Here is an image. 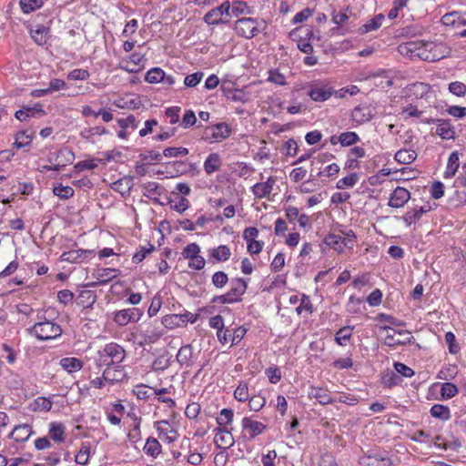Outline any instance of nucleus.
I'll return each instance as SVG.
<instances>
[{"label":"nucleus","mask_w":466,"mask_h":466,"mask_svg":"<svg viewBox=\"0 0 466 466\" xmlns=\"http://www.w3.org/2000/svg\"><path fill=\"white\" fill-rule=\"evenodd\" d=\"M436 122L438 123L436 128V134L442 139H453L455 137V130L451 126L450 120L442 119H431L428 123Z\"/></svg>","instance_id":"20"},{"label":"nucleus","mask_w":466,"mask_h":466,"mask_svg":"<svg viewBox=\"0 0 466 466\" xmlns=\"http://www.w3.org/2000/svg\"><path fill=\"white\" fill-rule=\"evenodd\" d=\"M434 44L432 42L410 41L401 44L399 51L401 55L410 58H420L424 61H436L440 59L436 54L432 53Z\"/></svg>","instance_id":"2"},{"label":"nucleus","mask_w":466,"mask_h":466,"mask_svg":"<svg viewBox=\"0 0 466 466\" xmlns=\"http://www.w3.org/2000/svg\"><path fill=\"white\" fill-rule=\"evenodd\" d=\"M265 404L266 399L260 394L254 395L248 400L249 410L253 411L260 410Z\"/></svg>","instance_id":"61"},{"label":"nucleus","mask_w":466,"mask_h":466,"mask_svg":"<svg viewBox=\"0 0 466 466\" xmlns=\"http://www.w3.org/2000/svg\"><path fill=\"white\" fill-rule=\"evenodd\" d=\"M203 77L204 73L201 71L187 75L184 78V86L189 88L196 87L201 82Z\"/></svg>","instance_id":"51"},{"label":"nucleus","mask_w":466,"mask_h":466,"mask_svg":"<svg viewBox=\"0 0 466 466\" xmlns=\"http://www.w3.org/2000/svg\"><path fill=\"white\" fill-rule=\"evenodd\" d=\"M138 400H147L152 396L164 395L168 392L167 388L154 389L146 385H137L133 390Z\"/></svg>","instance_id":"17"},{"label":"nucleus","mask_w":466,"mask_h":466,"mask_svg":"<svg viewBox=\"0 0 466 466\" xmlns=\"http://www.w3.org/2000/svg\"><path fill=\"white\" fill-rule=\"evenodd\" d=\"M431 415L441 420H448L451 418V410L447 406L434 404L431 408Z\"/></svg>","instance_id":"43"},{"label":"nucleus","mask_w":466,"mask_h":466,"mask_svg":"<svg viewBox=\"0 0 466 466\" xmlns=\"http://www.w3.org/2000/svg\"><path fill=\"white\" fill-rule=\"evenodd\" d=\"M268 80L278 86H285L287 84L285 76L277 69L269 70Z\"/></svg>","instance_id":"63"},{"label":"nucleus","mask_w":466,"mask_h":466,"mask_svg":"<svg viewBox=\"0 0 466 466\" xmlns=\"http://www.w3.org/2000/svg\"><path fill=\"white\" fill-rule=\"evenodd\" d=\"M234 412L230 409H223L220 410L219 415L217 417V423L218 427H224L233 421Z\"/></svg>","instance_id":"50"},{"label":"nucleus","mask_w":466,"mask_h":466,"mask_svg":"<svg viewBox=\"0 0 466 466\" xmlns=\"http://www.w3.org/2000/svg\"><path fill=\"white\" fill-rule=\"evenodd\" d=\"M192 357V348L190 345L182 346L177 354V360L180 365H188Z\"/></svg>","instance_id":"47"},{"label":"nucleus","mask_w":466,"mask_h":466,"mask_svg":"<svg viewBox=\"0 0 466 466\" xmlns=\"http://www.w3.org/2000/svg\"><path fill=\"white\" fill-rule=\"evenodd\" d=\"M94 255V250L91 249H74L63 252L60 260L68 263H82Z\"/></svg>","instance_id":"14"},{"label":"nucleus","mask_w":466,"mask_h":466,"mask_svg":"<svg viewBox=\"0 0 466 466\" xmlns=\"http://www.w3.org/2000/svg\"><path fill=\"white\" fill-rule=\"evenodd\" d=\"M234 397L237 400L240 402H245L248 400H249L248 387L247 382H239V384L238 385L234 391Z\"/></svg>","instance_id":"49"},{"label":"nucleus","mask_w":466,"mask_h":466,"mask_svg":"<svg viewBox=\"0 0 466 466\" xmlns=\"http://www.w3.org/2000/svg\"><path fill=\"white\" fill-rule=\"evenodd\" d=\"M91 278L94 281L87 282L86 287L95 288L105 285L121 274L120 269L115 268H95L91 270Z\"/></svg>","instance_id":"7"},{"label":"nucleus","mask_w":466,"mask_h":466,"mask_svg":"<svg viewBox=\"0 0 466 466\" xmlns=\"http://www.w3.org/2000/svg\"><path fill=\"white\" fill-rule=\"evenodd\" d=\"M372 115L369 108L356 106L351 113V119L358 125H361L365 122H368L371 119Z\"/></svg>","instance_id":"31"},{"label":"nucleus","mask_w":466,"mask_h":466,"mask_svg":"<svg viewBox=\"0 0 466 466\" xmlns=\"http://www.w3.org/2000/svg\"><path fill=\"white\" fill-rule=\"evenodd\" d=\"M248 288V283L241 278L233 279L230 281V289L228 291L229 296L233 299V301L239 302L241 297L245 294Z\"/></svg>","instance_id":"18"},{"label":"nucleus","mask_w":466,"mask_h":466,"mask_svg":"<svg viewBox=\"0 0 466 466\" xmlns=\"http://www.w3.org/2000/svg\"><path fill=\"white\" fill-rule=\"evenodd\" d=\"M417 157V153L413 149H400L395 154V160L400 164H410Z\"/></svg>","instance_id":"39"},{"label":"nucleus","mask_w":466,"mask_h":466,"mask_svg":"<svg viewBox=\"0 0 466 466\" xmlns=\"http://www.w3.org/2000/svg\"><path fill=\"white\" fill-rule=\"evenodd\" d=\"M143 312L137 308L124 309L115 313L114 321L118 326H126L130 322H137Z\"/></svg>","instance_id":"10"},{"label":"nucleus","mask_w":466,"mask_h":466,"mask_svg":"<svg viewBox=\"0 0 466 466\" xmlns=\"http://www.w3.org/2000/svg\"><path fill=\"white\" fill-rule=\"evenodd\" d=\"M208 259L212 263L225 262L229 259L231 250L227 245H219L217 248H209Z\"/></svg>","instance_id":"19"},{"label":"nucleus","mask_w":466,"mask_h":466,"mask_svg":"<svg viewBox=\"0 0 466 466\" xmlns=\"http://www.w3.org/2000/svg\"><path fill=\"white\" fill-rule=\"evenodd\" d=\"M229 17V1L223 2L220 5L209 10L203 17V21L208 25H227Z\"/></svg>","instance_id":"6"},{"label":"nucleus","mask_w":466,"mask_h":466,"mask_svg":"<svg viewBox=\"0 0 466 466\" xmlns=\"http://www.w3.org/2000/svg\"><path fill=\"white\" fill-rule=\"evenodd\" d=\"M33 132L29 130H23L15 135L14 146L18 148H25L28 147L33 140Z\"/></svg>","instance_id":"37"},{"label":"nucleus","mask_w":466,"mask_h":466,"mask_svg":"<svg viewBox=\"0 0 466 466\" xmlns=\"http://www.w3.org/2000/svg\"><path fill=\"white\" fill-rule=\"evenodd\" d=\"M90 447L83 444L76 455L75 461L80 465H86L89 461Z\"/></svg>","instance_id":"55"},{"label":"nucleus","mask_w":466,"mask_h":466,"mask_svg":"<svg viewBox=\"0 0 466 466\" xmlns=\"http://www.w3.org/2000/svg\"><path fill=\"white\" fill-rule=\"evenodd\" d=\"M231 135V128L225 122H220L208 127L203 134V138L209 143L218 142L228 138Z\"/></svg>","instance_id":"9"},{"label":"nucleus","mask_w":466,"mask_h":466,"mask_svg":"<svg viewBox=\"0 0 466 466\" xmlns=\"http://www.w3.org/2000/svg\"><path fill=\"white\" fill-rule=\"evenodd\" d=\"M96 298L97 297L95 291L84 289L79 292L76 298V302L83 308L89 309L92 308V306L95 304Z\"/></svg>","instance_id":"29"},{"label":"nucleus","mask_w":466,"mask_h":466,"mask_svg":"<svg viewBox=\"0 0 466 466\" xmlns=\"http://www.w3.org/2000/svg\"><path fill=\"white\" fill-rule=\"evenodd\" d=\"M263 24V20L253 17H242L235 22L233 29L238 35L251 39L261 32V25Z\"/></svg>","instance_id":"5"},{"label":"nucleus","mask_w":466,"mask_h":466,"mask_svg":"<svg viewBox=\"0 0 466 466\" xmlns=\"http://www.w3.org/2000/svg\"><path fill=\"white\" fill-rule=\"evenodd\" d=\"M189 151L187 147H169L164 149L163 156L165 157H185L188 155Z\"/></svg>","instance_id":"57"},{"label":"nucleus","mask_w":466,"mask_h":466,"mask_svg":"<svg viewBox=\"0 0 466 466\" xmlns=\"http://www.w3.org/2000/svg\"><path fill=\"white\" fill-rule=\"evenodd\" d=\"M60 367L69 374L79 371L83 366V361L76 357H65L59 360Z\"/></svg>","instance_id":"24"},{"label":"nucleus","mask_w":466,"mask_h":466,"mask_svg":"<svg viewBox=\"0 0 466 466\" xmlns=\"http://www.w3.org/2000/svg\"><path fill=\"white\" fill-rule=\"evenodd\" d=\"M143 196L157 201L163 193V188L155 181H149L142 185Z\"/></svg>","instance_id":"27"},{"label":"nucleus","mask_w":466,"mask_h":466,"mask_svg":"<svg viewBox=\"0 0 466 466\" xmlns=\"http://www.w3.org/2000/svg\"><path fill=\"white\" fill-rule=\"evenodd\" d=\"M431 210V207L429 205L420 207L419 208H414L412 210H409L402 217L403 221L407 226H410L411 224L420 220L423 214L429 212Z\"/></svg>","instance_id":"28"},{"label":"nucleus","mask_w":466,"mask_h":466,"mask_svg":"<svg viewBox=\"0 0 466 466\" xmlns=\"http://www.w3.org/2000/svg\"><path fill=\"white\" fill-rule=\"evenodd\" d=\"M66 427L61 422L53 421L49 424L48 436L56 443L66 441Z\"/></svg>","instance_id":"23"},{"label":"nucleus","mask_w":466,"mask_h":466,"mask_svg":"<svg viewBox=\"0 0 466 466\" xmlns=\"http://www.w3.org/2000/svg\"><path fill=\"white\" fill-rule=\"evenodd\" d=\"M358 182V175L356 173H351L347 177L340 178L336 185V187L339 189H343L346 187H353Z\"/></svg>","instance_id":"56"},{"label":"nucleus","mask_w":466,"mask_h":466,"mask_svg":"<svg viewBox=\"0 0 466 466\" xmlns=\"http://www.w3.org/2000/svg\"><path fill=\"white\" fill-rule=\"evenodd\" d=\"M361 466H390L392 461L386 451L370 450L360 459Z\"/></svg>","instance_id":"8"},{"label":"nucleus","mask_w":466,"mask_h":466,"mask_svg":"<svg viewBox=\"0 0 466 466\" xmlns=\"http://www.w3.org/2000/svg\"><path fill=\"white\" fill-rule=\"evenodd\" d=\"M296 311L299 315H300L302 311H307L309 314L313 313L314 307L308 295L302 294L299 306L296 309Z\"/></svg>","instance_id":"60"},{"label":"nucleus","mask_w":466,"mask_h":466,"mask_svg":"<svg viewBox=\"0 0 466 466\" xmlns=\"http://www.w3.org/2000/svg\"><path fill=\"white\" fill-rule=\"evenodd\" d=\"M222 166V159L218 153H210L204 161V170L208 175L220 169Z\"/></svg>","instance_id":"26"},{"label":"nucleus","mask_w":466,"mask_h":466,"mask_svg":"<svg viewBox=\"0 0 466 466\" xmlns=\"http://www.w3.org/2000/svg\"><path fill=\"white\" fill-rule=\"evenodd\" d=\"M100 162H102V160L98 159V158L86 159V160L77 162L75 165V168L77 171L93 170L96 167H97L98 163H100Z\"/></svg>","instance_id":"52"},{"label":"nucleus","mask_w":466,"mask_h":466,"mask_svg":"<svg viewBox=\"0 0 466 466\" xmlns=\"http://www.w3.org/2000/svg\"><path fill=\"white\" fill-rule=\"evenodd\" d=\"M445 342L448 345L450 353L457 354L460 351L461 347L457 343L455 335L452 332L449 331L445 333Z\"/></svg>","instance_id":"62"},{"label":"nucleus","mask_w":466,"mask_h":466,"mask_svg":"<svg viewBox=\"0 0 466 466\" xmlns=\"http://www.w3.org/2000/svg\"><path fill=\"white\" fill-rule=\"evenodd\" d=\"M126 356V350L121 345L116 342H110L96 352L95 363L97 368L109 365H120L125 360Z\"/></svg>","instance_id":"3"},{"label":"nucleus","mask_w":466,"mask_h":466,"mask_svg":"<svg viewBox=\"0 0 466 466\" xmlns=\"http://www.w3.org/2000/svg\"><path fill=\"white\" fill-rule=\"evenodd\" d=\"M304 88L307 89V96L310 100L317 103L328 101L335 93L332 84L324 79L310 81L306 84Z\"/></svg>","instance_id":"4"},{"label":"nucleus","mask_w":466,"mask_h":466,"mask_svg":"<svg viewBox=\"0 0 466 466\" xmlns=\"http://www.w3.org/2000/svg\"><path fill=\"white\" fill-rule=\"evenodd\" d=\"M384 18L385 17L382 14L377 15L360 27V33L363 35L379 29L381 26Z\"/></svg>","instance_id":"38"},{"label":"nucleus","mask_w":466,"mask_h":466,"mask_svg":"<svg viewBox=\"0 0 466 466\" xmlns=\"http://www.w3.org/2000/svg\"><path fill=\"white\" fill-rule=\"evenodd\" d=\"M252 14L253 8L250 7L245 1L233 0L231 3L229 2V17H238L240 15H247Z\"/></svg>","instance_id":"22"},{"label":"nucleus","mask_w":466,"mask_h":466,"mask_svg":"<svg viewBox=\"0 0 466 466\" xmlns=\"http://www.w3.org/2000/svg\"><path fill=\"white\" fill-rule=\"evenodd\" d=\"M145 56L139 53H133L129 56L128 63H131L133 66H125L124 69L127 72H137L140 66H144Z\"/></svg>","instance_id":"44"},{"label":"nucleus","mask_w":466,"mask_h":466,"mask_svg":"<svg viewBox=\"0 0 466 466\" xmlns=\"http://www.w3.org/2000/svg\"><path fill=\"white\" fill-rule=\"evenodd\" d=\"M214 442L217 448L227 450L233 446L235 441L232 433L229 430H228L225 427H218L214 430Z\"/></svg>","instance_id":"13"},{"label":"nucleus","mask_w":466,"mask_h":466,"mask_svg":"<svg viewBox=\"0 0 466 466\" xmlns=\"http://www.w3.org/2000/svg\"><path fill=\"white\" fill-rule=\"evenodd\" d=\"M449 91L457 96H464L466 95V85L460 81L451 82L449 84Z\"/></svg>","instance_id":"64"},{"label":"nucleus","mask_w":466,"mask_h":466,"mask_svg":"<svg viewBox=\"0 0 466 466\" xmlns=\"http://www.w3.org/2000/svg\"><path fill=\"white\" fill-rule=\"evenodd\" d=\"M104 367L103 379L109 384L122 382L127 378V371L122 364Z\"/></svg>","instance_id":"12"},{"label":"nucleus","mask_w":466,"mask_h":466,"mask_svg":"<svg viewBox=\"0 0 466 466\" xmlns=\"http://www.w3.org/2000/svg\"><path fill=\"white\" fill-rule=\"evenodd\" d=\"M44 110L40 105L34 107H23L15 112V116L19 121H26L30 117L35 116L36 114H43Z\"/></svg>","instance_id":"33"},{"label":"nucleus","mask_w":466,"mask_h":466,"mask_svg":"<svg viewBox=\"0 0 466 466\" xmlns=\"http://www.w3.org/2000/svg\"><path fill=\"white\" fill-rule=\"evenodd\" d=\"M324 243L338 252H343L344 248H347V246H344L346 243L343 238L332 233L325 237Z\"/></svg>","instance_id":"35"},{"label":"nucleus","mask_w":466,"mask_h":466,"mask_svg":"<svg viewBox=\"0 0 466 466\" xmlns=\"http://www.w3.org/2000/svg\"><path fill=\"white\" fill-rule=\"evenodd\" d=\"M113 105L120 109H138L141 106V100L138 97L135 98H125L119 97L114 100Z\"/></svg>","instance_id":"30"},{"label":"nucleus","mask_w":466,"mask_h":466,"mask_svg":"<svg viewBox=\"0 0 466 466\" xmlns=\"http://www.w3.org/2000/svg\"><path fill=\"white\" fill-rule=\"evenodd\" d=\"M410 198V194L409 190L401 187H397L390 194L388 205L391 208H400L404 207Z\"/></svg>","instance_id":"16"},{"label":"nucleus","mask_w":466,"mask_h":466,"mask_svg":"<svg viewBox=\"0 0 466 466\" xmlns=\"http://www.w3.org/2000/svg\"><path fill=\"white\" fill-rule=\"evenodd\" d=\"M243 432L248 434V440H254L261 435L267 429V425L252 419V417H244L241 420Z\"/></svg>","instance_id":"11"},{"label":"nucleus","mask_w":466,"mask_h":466,"mask_svg":"<svg viewBox=\"0 0 466 466\" xmlns=\"http://www.w3.org/2000/svg\"><path fill=\"white\" fill-rule=\"evenodd\" d=\"M161 448V444L156 438L149 437L144 445L143 451L147 456L155 459L160 454Z\"/></svg>","instance_id":"36"},{"label":"nucleus","mask_w":466,"mask_h":466,"mask_svg":"<svg viewBox=\"0 0 466 466\" xmlns=\"http://www.w3.org/2000/svg\"><path fill=\"white\" fill-rule=\"evenodd\" d=\"M45 2L44 0H20L19 5L24 14H30L41 8Z\"/></svg>","instance_id":"42"},{"label":"nucleus","mask_w":466,"mask_h":466,"mask_svg":"<svg viewBox=\"0 0 466 466\" xmlns=\"http://www.w3.org/2000/svg\"><path fill=\"white\" fill-rule=\"evenodd\" d=\"M29 33L33 41L38 46H45L50 37V30L45 25H37L35 29L31 28Z\"/></svg>","instance_id":"25"},{"label":"nucleus","mask_w":466,"mask_h":466,"mask_svg":"<svg viewBox=\"0 0 466 466\" xmlns=\"http://www.w3.org/2000/svg\"><path fill=\"white\" fill-rule=\"evenodd\" d=\"M26 332L36 340L46 341L59 338L63 330L58 323L38 313L37 321L33 326L27 328Z\"/></svg>","instance_id":"1"},{"label":"nucleus","mask_w":466,"mask_h":466,"mask_svg":"<svg viewBox=\"0 0 466 466\" xmlns=\"http://www.w3.org/2000/svg\"><path fill=\"white\" fill-rule=\"evenodd\" d=\"M161 333L158 331H156L154 329H147L144 332L141 333L140 337L142 338V340L139 342L140 345H149L157 342L160 337Z\"/></svg>","instance_id":"48"},{"label":"nucleus","mask_w":466,"mask_h":466,"mask_svg":"<svg viewBox=\"0 0 466 466\" xmlns=\"http://www.w3.org/2000/svg\"><path fill=\"white\" fill-rule=\"evenodd\" d=\"M200 252H201V248H200L199 245L194 242V243H190V244L187 245L183 248V250L181 252V256L184 259L189 260L192 258L198 255Z\"/></svg>","instance_id":"54"},{"label":"nucleus","mask_w":466,"mask_h":466,"mask_svg":"<svg viewBox=\"0 0 466 466\" xmlns=\"http://www.w3.org/2000/svg\"><path fill=\"white\" fill-rule=\"evenodd\" d=\"M140 120H138L134 115H129L124 118H118L117 124L122 129H132L136 130L139 126Z\"/></svg>","instance_id":"46"},{"label":"nucleus","mask_w":466,"mask_h":466,"mask_svg":"<svg viewBox=\"0 0 466 466\" xmlns=\"http://www.w3.org/2000/svg\"><path fill=\"white\" fill-rule=\"evenodd\" d=\"M459 167H460L459 154L457 151H454L450 155V157L448 158L447 167L444 171V177L445 178L452 177L456 174Z\"/></svg>","instance_id":"34"},{"label":"nucleus","mask_w":466,"mask_h":466,"mask_svg":"<svg viewBox=\"0 0 466 466\" xmlns=\"http://www.w3.org/2000/svg\"><path fill=\"white\" fill-rule=\"evenodd\" d=\"M353 327L345 326L339 329L335 334V341L339 346H346L347 342L351 339Z\"/></svg>","instance_id":"40"},{"label":"nucleus","mask_w":466,"mask_h":466,"mask_svg":"<svg viewBox=\"0 0 466 466\" xmlns=\"http://www.w3.org/2000/svg\"><path fill=\"white\" fill-rule=\"evenodd\" d=\"M211 282L217 289H223L228 282V277L224 271H217L211 277Z\"/></svg>","instance_id":"58"},{"label":"nucleus","mask_w":466,"mask_h":466,"mask_svg":"<svg viewBox=\"0 0 466 466\" xmlns=\"http://www.w3.org/2000/svg\"><path fill=\"white\" fill-rule=\"evenodd\" d=\"M340 139L341 147H351L360 140L359 135L354 131L342 132L340 134Z\"/></svg>","instance_id":"45"},{"label":"nucleus","mask_w":466,"mask_h":466,"mask_svg":"<svg viewBox=\"0 0 466 466\" xmlns=\"http://www.w3.org/2000/svg\"><path fill=\"white\" fill-rule=\"evenodd\" d=\"M34 434L33 427L28 423H23L15 426L9 437L15 442H25Z\"/></svg>","instance_id":"15"},{"label":"nucleus","mask_w":466,"mask_h":466,"mask_svg":"<svg viewBox=\"0 0 466 466\" xmlns=\"http://www.w3.org/2000/svg\"><path fill=\"white\" fill-rule=\"evenodd\" d=\"M133 187V179L130 177H124L112 184V188L122 196L130 193Z\"/></svg>","instance_id":"32"},{"label":"nucleus","mask_w":466,"mask_h":466,"mask_svg":"<svg viewBox=\"0 0 466 466\" xmlns=\"http://www.w3.org/2000/svg\"><path fill=\"white\" fill-rule=\"evenodd\" d=\"M165 71L160 67H153L149 69L145 76V81L149 84L162 83Z\"/></svg>","instance_id":"41"},{"label":"nucleus","mask_w":466,"mask_h":466,"mask_svg":"<svg viewBox=\"0 0 466 466\" xmlns=\"http://www.w3.org/2000/svg\"><path fill=\"white\" fill-rule=\"evenodd\" d=\"M458 388L451 382H444L441 388V394L443 399L449 400L458 393Z\"/></svg>","instance_id":"59"},{"label":"nucleus","mask_w":466,"mask_h":466,"mask_svg":"<svg viewBox=\"0 0 466 466\" xmlns=\"http://www.w3.org/2000/svg\"><path fill=\"white\" fill-rule=\"evenodd\" d=\"M308 396L309 399L317 400L321 405H327L334 402L329 390L320 387H310L309 389Z\"/></svg>","instance_id":"21"},{"label":"nucleus","mask_w":466,"mask_h":466,"mask_svg":"<svg viewBox=\"0 0 466 466\" xmlns=\"http://www.w3.org/2000/svg\"><path fill=\"white\" fill-rule=\"evenodd\" d=\"M73 187L69 186H64L62 184H58L55 186L53 188V193L62 199H67L74 195Z\"/></svg>","instance_id":"53"}]
</instances>
